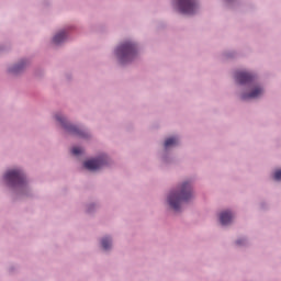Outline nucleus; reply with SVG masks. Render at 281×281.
Returning <instances> with one entry per match:
<instances>
[{"label": "nucleus", "instance_id": "obj_12", "mask_svg": "<svg viewBox=\"0 0 281 281\" xmlns=\"http://www.w3.org/2000/svg\"><path fill=\"white\" fill-rule=\"evenodd\" d=\"M7 177H21V171L16 169L10 170L7 173Z\"/></svg>", "mask_w": 281, "mask_h": 281}, {"label": "nucleus", "instance_id": "obj_15", "mask_svg": "<svg viewBox=\"0 0 281 281\" xmlns=\"http://www.w3.org/2000/svg\"><path fill=\"white\" fill-rule=\"evenodd\" d=\"M274 177H281V169H279V170H277V171L274 172Z\"/></svg>", "mask_w": 281, "mask_h": 281}, {"label": "nucleus", "instance_id": "obj_13", "mask_svg": "<svg viewBox=\"0 0 281 281\" xmlns=\"http://www.w3.org/2000/svg\"><path fill=\"white\" fill-rule=\"evenodd\" d=\"M7 183H16V181H21V178L19 177H9L7 178Z\"/></svg>", "mask_w": 281, "mask_h": 281}, {"label": "nucleus", "instance_id": "obj_4", "mask_svg": "<svg viewBox=\"0 0 281 281\" xmlns=\"http://www.w3.org/2000/svg\"><path fill=\"white\" fill-rule=\"evenodd\" d=\"M55 117L57 122L61 124L63 128L68 131V133H71L72 135H79V137H87V134L82 130L67 123V120L61 114H56Z\"/></svg>", "mask_w": 281, "mask_h": 281}, {"label": "nucleus", "instance_id": "obj_10", "mask_svg": "<svg viewBox=\"0 0 281 281\" xmlns=\"http://www.w3.org/2000/svg\"><path fill=\"white\" fill-rule=\"evenodd\" d=\"M179 139L176 137H170L165 140V148H170V146H177Z\"/></svg>", "mask_w": 281, "mask_h": 281}, {"label": "nucleus", "instance_id": "obj_9", "mask_svg": "<svg viewBox=\"0 0 281 281\" xmlns=\"http://www.w3.org/2000/svg\"><path fill=\"white\" fill-rule=\"evenodd\" d=\"M67 38V33H65V31H61L59 33H57L54 38H53V43L55 45H60V43H65V40Z\"/></svg>", "mask_w": 281, "mask_h": 281}, {"label": "nucleus", "instance_id": "obj_1", "mask_svg": "<svg viewBox=\"0 0 281 281\" xmlns=\"http://www.w3.org/2000/svg\"><path fill=\"white\" fill-rule=\"evenodd\" d=\"M194 191L192 190V184L190 182H183L179 184L175 191H172L168 196V203L172 210L179 212L183 203L193 199Z\"/></svg>", "mask_w": 281, "mask_h": 281}, {"label": "nucleus", "instance_id": "obj_17", "mask_svg": "<svg viewBox=\"0 0 281 281\" xmlns=\"http://www.w3.org/2000/svg\"><path fill=\"white\" fill-rule=\"evenodd\" d=\"M20 67H15L12 69V71H19Z\"/></svg>", "mask_w": 281, "mask_h": 281}, {"label": "nucleus", "instance_id": "obj_14", "mask_svg": "<svg viewBox=\"0 0 281 281\" xmlns=\"http://www.w3.org/2000/svg\"><path fill=\"white\" fill-rule=\"evenodd\" d=\"M71 153H72V155H81L82 148H80V147H72Z\"/></svg>", "mask_w": 281, "mask_h": 281}, {"label": "nucleus", "instance_id": "obj_5", "mask_svg": "<svg viewBox=\"0 0 281 281\" xmlns=\"http://www.w3.org/2000/svg\"><path fill=\"white\" fill-rule=\"evenodd\" d=\"M103 166H106V156H100L83 162V168H86V170H100Z\"/></svg>", "mask_w": 281, "mask_h": 281}, {"label": "nucleus", "instance_id": "obj_16", "mask_svg": "<svg viewBox=\"0 0 281 281\" xmlns=\"http://www.w3.org/2000/svg\"><path fill=\"white\" fill-rule=\"evenodd\" d=\"M236 245H243V240H240V239L237 240V241H236Z\"/></svg>", "mask_w": 281, "mask_h": 281}, {"label": "nucleus", "instance_id": "obj_8", "mask_svg": "<svg viewBox=\"0 0 281 281\" xmlns=\"http://www.w3.org/2000/svg\"><path fill=\"white\" fill-rule=\"evenodd\" d=\"M232 218H234V215L229 211H225L220 214V222L222 225H229V223H232Z\"/></svg>", "mask_w": 281, "mask_h": 281}, {"label": "nucleus", "instance_id": "obj_7", "mask_svg": "<svg viewBox=\"0 0 281 281\" xmlns=\"http://www.w3.org/2000/svg\"><path fill=\"white\" fill-rule=\"evenodd\" d=\"M262 93H263L262 88L256 87V88H254V90L249 94H243L241 99L243 100H249L251 98H260V95H262Z\"/></svg>", "mask_w": 281, "mask_h": 281}, {"label": "nucleus", "instance_id": "obj_6", "mask_svg": "<svg viewBox=\"0 0 281 281\" xmlns=\"http://www.w3.org/2000/svg\"><path fill=\"white\" fill-rule=\"evenodd\" d=\"M235 78L239 85H247L248 82H251V80H254V76L245 71H237Z\"/></svg>", "mask_w": 281, "mask_h": 281}, {"label": "nucleus", "instance_id": "obj_3", "mask_svg": "<svg viewBox=\"0 0 281 281\" xmlns=\"http://www.w3.org/2000/svg\"><path fill=\"white\" fill-rule=\"evenodd\" d=\"M178 1V10L182 14H194L196 10H199V4L196 0H177Z\"/></svg>", "mask_w": 281, "mask_h": 281}, {"label": "nucleus", "instance_id": "obj_2", "mask_svg": "<svg viewBox=\"0 0 281 281\" xmlns=\"http://www.w3.org/2000/svg\"><path fill=\"white\" fill-rule=\"evenodd\" d=\"M116 56L122 65H124V63H131L134 56H137V46L131 42L121 44L116 48Z\"/></svg>", "mask_w": 281, "mask_h": 281}, {"label": "nucleus", "instance_id": "obj_18", "mask_svg": "<svg viewBox=\"0 0 281 281\" xmlns=\"http://www.w3.org/2000/svg\"><path fill=\"white\" fill-rule=\"evenodd\" d=\"M274 179H276V181H280L281 177H276Z\"/></svg>", "mask_w": 281, "mask_h": 281}, {"label": "nucleus", "instance_id": "obj_11", "mask_svg": "<svg viewBox=\"0 0 281 281\" xmlns=\"http://www.w3.org/2000/svg\"><path fill=\"white\" fill-rule=\"evenodd\" d=\"M101 245L105 250L111 249V239H109V237L103 238Z\"/></svg>", "mask_w": 281, "mask_h": 281}]
</instances>
